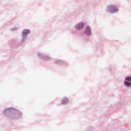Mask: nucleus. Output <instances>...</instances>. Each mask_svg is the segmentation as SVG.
Returning <instances> with one entry per match:
<instances>
[{"instance_id":"obj_1","label":"nucleus","mask_w":131,"mask_h":131,"mask_svg":"<svg viewBox=\"0 0 131 131\" xmlns=\"http://www.w3.org/2000/svg\"><path fill=\"white\" fill-rule=\"evenodd\" d=\"M108 10H109V11L111 13H113V12H116V11H117L118 9H117V7H116V6L112 5L108 7Z\"/></svg>"},{"instance_id":"obj_2","label":"nucleus","mask_w":131,"mask_h":131,"mask_svg":"<svg viewBox=\"0 0 131 131\" xmlns=\"http://www.w3.org/2000/svg\"><path fill=\"white\" fill-rule=\"evenodd\" d=\"M84 27V24L83 23H80L79 24L77 25L76 26V29H82Z\"/></svg>"},{"instance_id":"obj_3","label":"nucleus","mask_w":131,"mask_h":131,"mask_svg":"<svg viewBox=\"0 0 131 131\" xmlns=\"http://www.w3.org/2000/svg\"><path fill=\"white\" fill-rule=\"evenodd\" d=\"M85 33L87 35H91L92 32H91V29L89 28V27H86Z\"/></svg>"},{"instance_id":"obj_4","label":"nucleus","mask_w":131,"mask_h":131,"mask_svg":"<svg viewBox=\"0 0 131 131\" xmlns=\"http://www.w3.org/2000/svg\"><path fill=\"white\" fill-rule=\"evenodd\" d=\"M30 33V31L29 30H24L23 32V36H26L27 34Z\"/></svg>"},{"instance_id":"obj_5","label":"nucleus","mask_w":131,"mask_h":131,"mask_svg":"<svg viewBox=\"0 0 131 131\" xmlns=\"http://www.w3.org/2000/svg\"><path fill=\"white\" fill-rule=\"evenodd\" d=\"M69 102V99L67 98H64L62 99V104H67Z\"/></svg>"},{"instance_id":"obj_6","label":"nucleus","mask_w":131,"mask_h":131,"mask_svg":"<svg viewBox=\"0 0 131 131\" xmlns=\"http://www.w3.org/2000/svg\"><path fill=\"white\" fill-rule=\"evenodd\" d=\"M124 84L126 85V86H131V82L125 81Z\"/></svg>"},{"instance_id":"obj_7","label":"nucleus","mask_w":131,"mask_h":131,"mask_svg":"<svg viewBox=\"0 0 131 131\" xmlns=\"http://www.w3.org/2000/svg\"><path fill=\"white\" fill-rule=\"evenodd\" d=\"M126 81H131V77H127L126 78Z\"/></svg>"}]
</instances>
